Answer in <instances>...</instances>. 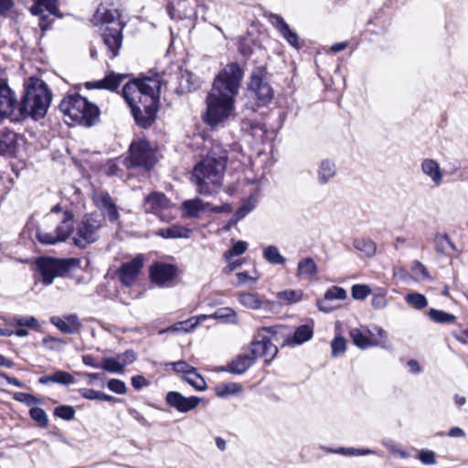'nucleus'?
<instances>
[{"label": "nucleus", "instance_id": "f257e3e1", "mask_svg": "<svg viewBox=\"0 0 468 468\" xmlns=\"http://www.w3.org/2000/svg\"><path fill=\"white\" fill-rule=\"evenodd\" d=\"M131 78L122 89V96L131 110L135 123L144 129L153 125L160 106L163 77L158 72L141 73L138 77L110 71L102 80L87 81L88 90L116 91L122 82Z\"/></svg>", "mask_w": 468, "mask_h": 468}, {"label": "nucleus", "instance_id": "f03ea898", "mask_svg": "<svg viewBox=\"0 0 468 468\" xmlns=\"http://www.w3.org/2000/svg\"><path fill=\"white\" fill-rule=\"evenodd\" d=\"M102 219L92 214L84 216L78 222L74 232V214L61 205L54 206L45 217L44 224L37 230V240L44 245L66 241L71 234L75 246L86 248L99 239Z\"/></svg>", "mask_w": 468, "mask_h": 468}, {"label": "nucleus", "instance_id": "7ed1b4c3", "mask_svg": "<svg viewBox=\"0 0 468 468\" xmlns=\"http://www.w3.org/2000/svg\"><path fill=\"white\" fill-rule=\"evenodd\" d=\"M228 154L225 151L210 152L193 168L191 182L199 195L213 196L222 186Z\"/></svg>", "mask_w": 468, "mask_h": 468}, {"label": "nucleus", "instance_id": "20e7f679", "mask_svg": "<svg viewBox=\"0 0 468 468\" xmlns=\"http://www.w3.org/2000/svg\"><path fill=\"white\" fill-rule=\"evenodd\" d=\"M52 94L48 85L38 78H30L26 86L25 93L18 101V119L28 117L34 120L43 118L51 102Z\"/></svg>", "mask_w": 468, "mask_h": 468}, {"label": "nucleus", "instance_id": "39448f33", "mask_svg": "<svg viewBox=\"0 0 468 468\" xmlns=\"http://www.w3.org/2000/svg\"><path fill=\"white\" fill-rule=\"evenodd\" d=\"M58 108L66 122L91 127L100 121V108L76 92L66 94Z\"/></svg>", "mask_w": 468, "mask_h": 468}, {"label": "nucleus", "instance_id": "423d86ee", "mask_svg": "<svg viewBox=\"0 0 468 468\" xmlns=\"http://www.w3.org/2000/svg\"><path fill=\"white\" fill-rule=\"evenodd\" d=\"M268 75L266 65H255L249 77L247 89L257 108L268 106L274 98V90Z\"/></svg>", "mask_w": 468, "mask_h": 468}, {"label": "nucleus", "instance_id": "0eeeda50", "mask_svg": "<svg viewBox=\"0 0 468 468\" xmlns=\"http://www.w3.org/2000/svg\"><path fill=\"white\" fill-rule=\"evenodd\" d=\"M243 77L244 70L239 64L229 62L215 76L210 90L236 100Z\"/></svg>", "mask_w": 468, "mask_h": 468}, {"label": "nucleus", "instance_id": "6e6552de", "mask_svg": "<svg viewBox=\"0 0 468 468\" xmlns=\"http://www.w3.org/2000/svg\"><path fill=\"white\" fill-rule=\"evenodd\" d=\"M235 101V99L210 90L206 98L204 122L209 126L224 122L234 112Z\"/></svg>", "mask_w": 468, "mask_h": 468}, {"label": "nucleus", "instance_id": "1a4fd4ad", "mask_svg": "<svg viewBox=\"0 0 468 468\" xmlns=\"http://www.w3.org/2000/svg\"><path fill=\"white\" fill-rule=\"evenodd\" d=\"M80 264V260L42 258L37 261L38 280L44 284L49 285L56 277L64 276L69 271Z\"/></svg>", "mask_w": 468, "mask_h": 468}, {"label": "nucleus", "instance_id": "9d476101", "mask_svg": "<svg viewBox=\"0 0 468 468\" xmlns=\"http://www.w3.org/2000/svg\"><path fill=\"white\" fill-rule=\"evenodd\" d=\"M211 318L217 319L223 323L237 324L239 323V316L236 311L230 307H221L217 309L213 314L209 315L202 314L196 318H191L187 321L177 323L167 329V331L173 332H189L197 326V324L204 322L205 320Z\"/></svg>", "mask_w": 468, "mask_h": 468}, {"label": "nucleus", "instance_id": "9b49d317", "mask_svg": "<svg viewBox=\"0 0 468 468\" xmlns=\"http://www.w3.org/2000/svg\"><path fill=\"white\" fill-rule=\"evenodd\" d=\"M143 208L145 213L154 214L161 220L168 221L173 204L164 193L154 191L144 197Z\"/></svg>", "mask_w": 468, "mask_h": 468}, {"label": "nucleus", "instance_id": "f8f14e48", "mask_svg": "<svg viewBox=\"0 0 468 468\" xmlns=\"http://www.w3.org/2000/svg\"><path fill=\"white\" fill-rule=\"evenodd\" d=\"M157 160L155 148H129V154L123 163L127 168H144L148 171L154 167Z\"/></svg>", "mask_w": 468, "mask_h": 468}, {"label": "nucleus", "instance_id": "ddd939ff", "mask_svg": "<svg viewBox=\"0 0 468 468\" xmlns=\"http://www.w3.org/2000/svg\"><path fill=\"white\" fill-rule=\"evenodd\" d=\"M18 101L6 80L0 79V120L14 117L18 120Z\"/></svg>", "mask_w": 468, "mask_h": 468}, {"label": "nucleus", "instance_id": "4468645a", "mask_svg": "<svg viewBox=\"0 0 468 468\" xmlns=\"http://www.w3.org/2000/svg\"><path fill=\"white\" fill-rule=\"evenodd\" d=\"M122 23H115L112 26H106L102 33V40L108 48L109 56L114 58L119 55L122 44Z\"/></svg>", "mask_w": 468, "mask_h": 468}, {"label": "nucleus", "instance_id": "2eb2a0df", "mask_svg": "<svg viewBox=\"0 0 468 468\" xmlns=\"http://www.w3.org/2000/svg\"><path fill=\"white\" fill-rule=\"evenodd\" d=\"M177 274V268L173 264L156 262L150 268V276L154 283L160 287H169Z\"/></svg>", "mask_w": 468, "mask_h": 468}, {"label": "nucleus", "instance_id": "dca6fc26", "mask_svg": "<svg viewBox=\"0 0 468 468\" xmlns=\"http://www.w3.org/2000/svg\"><path fill=\"white\" fill-rule=\"evenodd\" d=\"M144 259L142 255H137L132 261L122 264L118 271L120 282L122 285L132 286L144 266Z\"/></svg>", "mask_w": 468, "mask_h": 468}, {"label": "nucleus", "instance_id": "f3484780", "mask_svg": "<svg viewBox=\"0 0 468 468\" xmlns=\"http://www.w3.org/2000/svg\"><path fill=\"white\" fill-rule=\"evenodd\" d=\"M200 400L201 399L198 397H185L177 391H169L165 396L166 403L182 413H186L195 410L198 406Z\"/></svg>", "mask_w": 468, "mask_h": 468}, {"label": "nucleus", "instance_id": "a211bd4d", "mask_svg": "<svg viewBox=\"0 0 468 468\" xmlns=\"http://www.w3.org/2000/svg\"><path fill=\"white\" fill-rule=\"evenodd\" d=\"M93 201L97 208H99L111 222L118 221L120 214L117 210L116 204L107 192L99 191L94 193Z\"/></svg>", "mask_w": 468, "mask_h": 468}, {"label": "nucleus", "instance_id": "6ab92c4d", "mask_svg": "<svg viewBox=\"0 0 468 468\" xmlns=\"http://www.w3.org/2000/svg\"><path fill=\"white\" fill-rule=\"evenodd\" d=\"M314 322L299 325L292 335H286L282 346H295L309 341L314 335Z\"/></svg>", "mask_w": 468, "mask_h": 468}, {"label": "nucleus", "instance_id": "aec40b11", "mask_svg": "<svg viewBox=\"0 0 468 468\" xmlns=\"http://www.w3.org/2000/svg\"><path fill=\"white\" fill-rule=\"evenodd\" d=\"M50 323L64 334L73 335L78 333L82 324L77 314H69L64 317L53 316Z\"/></svg>", "mask_w": 468, "mask_h": 468}, {"label": "nucleus", "instance_id": "412c9836", "mask_svg": "<svg viewBox=\"0 0 468 468\" xmlns=\"http://www.w3.org/2000/svg\"><path fill=\"white\" fill-rule=\"evenodd\" d=\"M250 351L254 359L265 356L266 360H271L276 356L278 348L267 335H263L261 340H256L251 343Z\"/></svg>", "mask_w": 468, "mask_h": 468}, {"label": "nucleus", "instance_id": "4be33fe9", "mask_svg": "<svg viewBox=\"0 0 468 468\" xmlns=\"http://www.w3.org/2000/svg\"><path fill=\"white\" fill-rule=\"evenodd\" d=\"M295 275L300 280L314 281L318 275V266L312 257H303L297 263Z\"/></svg>", "mask_w": 468, "mask_h": 468}, {"label": "nucleus", "instance_id": "5701e85b", "mask_svg": "<svg viewBox=\"0 0 468 468\" xmlns=\"http://www.w3.org/2000/svg\"><path fill=\"white\" fill-rule=\"evenodd\" d=\"M369 334L373 335V333L368 329L363 331L360 328H351L349 330V336L353 343L362 349L369 346L386 347L383 342L371 339L368 335Z\"/></svg>", "mask_w": 468, "mask_h": 468}, {"label": "nucleus", "instance_id": "b1692460", "mask_svg": "<svg viewBox=\"0 0 468 468\" xmlns=\"http://www.w3.org/2000/svg\"><path fill=\"white\" fill-rule=\"evenodd\" d=\"M336 165L334 161L324 159L320 162L317 171V182L324 186L329 184L336 176Z\"/></svg>", "mask_w": 468, "mask_h": 468}, {"label": "nucleus", "instance_id": "393cba45", "mask_svg": "<svg viewBox=\"0 0 468 468\" xmlns=\"http://www.w3.org/2000/svg\"><path fill=\"white\" fill-rule=\"evenodd\" d=\"M254 364V356L242 354L236 356L227 366V371L233 374H243Z\"/></svg>", "mask_w": 468, "mask_h": 468}, {"label": "nucleus", "instance_id": "a878e982", "mask_svg": "<svg viewBox=\"0 0 468 468\" xmlns=\"http://www.w3.org/2000/svg\"><path fill=\"white\" fill-rule=\"evenodd\" d=\"M208 207L209 203H205L198 197L186 200L182 204L184 216L188 218H198L202 212L208 209Z\"/></svg>", "mask_w": 468, "mask_h": 468}, {"label": "nucleus", "instance_id": "bb28decb", "mask_svg": "<svg viewBox=\"0 0 468 468\" xmlns=\"http://www.w3.org/2000/svg\"><path fill=\"white\" fill-rule=\"evenodd\" d=\"M421 171L429 176L434 186H439L442 183L443 175L439 164L433 159H424L421 164Z\"/></svg>", "mask_w": 468, "mask_h": 468}, {"label": "nucleus", "instance_id": "cd10ccee", "mask_svg": "<svg viewBox=\"0 0 468 468\" xmlns=\"http://www.w3.org/2000/svg\"><path fill=\"white\" fill-rule=\"evenodd\" d=\"M33 2L34 5L31 7L33 15H40L44 11H48L51 15L61 16L58 0H33Z\"/></svg>", "mask_w": 468, "mask_h": 468}, {"label": "nucleus", "instance_id": "c85d7f7f", "mask_svg": "<svg viewBox=\"0 0 468 468\" xmlns=\"http://www.w3.org/2000/svg\"><path fill=\"white\" fill-rule=\"evenodd\" d=\"M256 45L257 41L253 35L250 32H247L246 35L240 36L239 37L237 48L241 56L249 58L253 54Z\"/></svg>", "mask_w": 468, "mask_h": 468}, {"label": "nucleus", "instance_id": "c756f323", "mask_svg": "<svg viewBox=\"0 0 468 468\" xmlns=\"http://www.w3.org/2000/svg\"><path fill=\"white\" fill-rule=\"evenodd\" d=\"M156 233L165 239H180L188 238L190 230L183 226L173 225L166 229H160Z\"/></svg>", "mask_w": 468, "mask_h": 468}, {"label": "nucleus", "instance_id": "7c9ffc66", "mask_svg": "<svg viewBox=\"0 0 468 468\" xmlns=\"http://www.w3.org/2000/svg\"><path fill=\"white\" fill-rule=\"evenodd\" d=\"M262 256L267 262L272 265H283L287 261L275 245L266 246L262 250Z\"/></svg>", "mask_w": 468, "mask_h": 468}, {"label": "nucleus", "instance_id": "2f4dec72", "mask_svg": "<svg viewBox=\"0 0 468 468\" xmlns=\"http://www.w3.org/2000/svg\"><path fill=\"white\" fill-rule=\"evenodd\" d=\"M95 18L101 24L112 26L115 23H122L119 20V13L116 9L98 8Z\"/></svg>", "mask_w": 468, "mask_h": 468}, {"label": "nucleus", "instance_id": "473e14b6", "mask_svg": "<svg viewBox=\"0 0 468 468\" xmlns=\"http://www.w3.org/2000/svg\"><path fill=\"white\" fill-rule=\"evenodd\" d=\"M239 303L248 309L258 310L264 303L260 296L254 292H240L238 294Z\"/></svg>", "mask_w": 468, "mask_h": 468}, {"label": "nucleus", "instance_id": "72a5a7b5", "mask_svg": "<svg viewBox=\"0 0 468 468\" xmlns=\"http://www.w3.org/2000/svg\"><path fill=\"white\" fill-rule=\"evenodd\" d=\"M356 250L364 253L367 257H373L377 251V245L371 239L358 238L353 242Z\"/></svg>", "mask_w": 468, "mask_h": 468}, {"label": "nucleus", "instance_id": "f704fd0d", "mask_svg": "<svg viewBox=\"0 0 468 468\" xmlns=\"http://www.w3.org/2000/svg\"><path fill=\"white\" fill-rule=\"evenodd\" d=\"M242 391V386L239 383L229 382L218 384L215 388V393L219 398H228Z\"/></svg>", "mask_w": 468, "mask_h": 468}, {"label": "nucleus", "instance_id": "c9c22d12", "mask_svg": "<svg viewBox=\"0 0 468 468\" xmlns=\"http://www.w3.org/2000/svg\"><path fill=\"white\" fill-rule=\"evenodd\" d=\"M428 316L436 324H453L456 321L455 315L434 308L429 310Z\"/></svg>", "mask_w": 468, "mask_h": 468}, {"label": "nucleus", "instance_id": "e433bc0d", "mask_svg": "<svg viewBox=\"0 0 468 468\" xmlns=\"http://www.w3.org/2000/svg\"><path fill=\"white\" fill-rule=\"evenodd\" d=\"M257 199L252 197L242 204L230 218L231 224H236L250 214L256 207Z\"/></svg>", "mask_w": 468, "mask_h": 468}, {"label": "nucleus", "instance_id": "4c0bfd02", "mask_svg": "<svg viewBox=\"0 0 468 468\" xmlns=\"http://www.w3.org/2000/svg\"><path fill=\"white\" fill-rule=\"evenodd\" d=\"M7 325H16L20 327H29L37 329L39 326L38 321L34 316H20L16 315L12 320H5Z\"/></svg>", "mask_w": 468, "mask_h": 468}, {"label": "nucleus", "instance_id": "58836bf2", "mask_svg": "<svg viewBox=\"0 0 468 468\" xmlns=\"http://www.w3.org/2000/svg\"><path fill=\"white\" fill-rule=\"evenodd\" d=\"M303 292L301 290H284L277 292V298L284 304H292L303 299Z\"/></svg>", "mask_w": 468, "mask_h": 468}, {"label": "nucleus", "instance_id": "ea45409f", "mask_svg": "<svg viewBox=\"0 0 468 468\" xmlns=\"http://www.w3.org/2000/svg\"><path fill=\"white\" fill-rule=\"evenodd\" d=\"M435 249L437 252L448 254L449 250H456L455 245L451 241L447 235L438 234L434 239Z\"/></svg>", "mask_w": 468, "mask_h": 468}, {"label": "nucleus", "instance_id": "a19ab883", "mask_svg": "<svg viewBox=\"0 0 468 468\" xmlns=\"http://www.w3.org/2000/svg\"><path fill=\"white\" fill-rule=\"evenodd\" d=\"M265 334L271 335L274 340H279L280 337L286 336L288 335V329L285 325L275 324L271 326H263L259 329V335L263 337Z\"/></svg>", "mask_w": 468, "mask_h": 468}, {"label": "nucleus", "instance_id": "79ce46f5", "mask_svg": "<svg viewBox=\"0 0 468 468\" xmlns=\"http://www.w3.org/2000/svg\"><path fill=\"white\" fill-rule=\"evenodd\" d=\"M22 138L9 129L0 131V146H19Z\"/></svg>", "mask_w": 468, "mask_h": 468}, {"label": "nucleus", "instance_id": "37998d69", "mask_svg": "<svg viewBox=\"0 0 468 468\" xmlns=\"http://www.w3.org/2000/svg\"><path fill=\"white\" fill-rule=\"evenodd\" d=\"M405 301L411 307L417 310H422L428 306L427 298L419 292H410L405 296Z\"/></svg>", "mask_w": 468, "mask_h": 468}, {"label": "nucleus", "instance_id": "c03bdc74", "mask_svg": "<svg viewBox=\"0 0 468 468\" xmlns=\"http://www.w3.org/2000/svg\"><path fill=\"white\" fill-rule=\"evenodd\" d=\"M184 379L197 390L203 391L207 389V383L205 379L194 368L193 372L184 377Z\"/></svg>", "mask_w": 468, "mask_h": 468}, {"label": "nucleus", "instance_id": "a18cd8bd", "mask_svg": "<svg viewBox=\"0 0 468 468\" xmlns=\"http://www.w3.org/2000/svg\"><path fill=\"white\" fill-rule=\"evenodd\" d=\"M248 250V243L243 240L235 241L231 248L225 251L224 259L226 261H229L235 256L242 255Z\"/></svg>", "mask_w": 468, "mask_h": 468}, {"label": "nucleus", "instance_id": "49530a36", "mask_svg": "<svg viewBox=\"0 0 468 468\" xmlns=\"http://www.w3.org/2000/svg\"><path fill=\"white\" fill-rule=\"evenodd\" d=\"M100 368L110 373L122 374L124 372L116 357L104 358L101 365H100Z\"/></svg>", "mask_w": 468, "mask_h": 468}, {"label": "nucleus", "instance_id": "de8ad7c7", "mask_svg": "<svg viewBox=\"0 0 468 468\" xmlns=\"http://www.w3.org/2000/svg\"><path fill=\"white\" fill-rule=\"evenodd\" d=\"M30 417L41 427H47L48 424V415L45 410L38 407H33L29 410Z\"/></svg>", "mask_w": 468, "mask_h": 468}, {"label": "nucleus", "instance_id": "09e8293b", "mask_svg": "<svg viewBox=\"0 0 468 468\" xmlns=\"http://www.w3.org/2000/svg\"><path fill=\"white\" fill-rule=\"evenodd\" d=\"M280 35L293 48L300 49L302 48V44L300 42L299 37L296 32L292 31L288 26L285 29H283Z\"/></svg>", "mask_w": 468, "mask_h": 468}, {"label": "nucleus", "instance_id": "8fccbe9b", "mask_svg": "<svg viewBox=\"0 0 468 468\" xmlns=\"http://www.w3.org/2000/svg\"><path fill=\"white\" fill-rule=\"evenodd\" d=\"M347 294L345 289L338 286H332L328 288L324 293L325 300L333 301V300H345L346 299Z\"/></svg>", "mask_w": 468, "mask_h": 468}, {"label": "nucleus", "instance_id": "3c124183", "mask_svg": "<svg viewBox=\"0 0 468 468\" xmlns=\"http://www.w3.org/2000/svg\"><path fill=\"white\" fill-rule=\"evenodd\" d=\"M371 293V288L367 284H355L351 288L352 297L356 300H364Z\"/></svg>", "mask_w": 468, "mask_h": 468}, {"label": "nucleus", "instance_id": "603ef678", "mask_svg": "<svg viewBox=\"0 0 468 468\" xmlns=\"http://www.w3.org/2000/svg\"><path fill=\"white\" fill-rule=\"evenodd\" d=\"M265 17L268 21L275 27V29L281 33L283 29H285L289 25L283 19V17L278 14L268 13L265 14Z\"/></svg>", "mask_w": 468, "mask_h": 468}, {"label": "nucleus", "instance_id": "864d4df0", "mask_svg": "<svg viewBox=\"0 0 468 468\" xmlns=\"http://www.w3.org/2000/svg\"><path fill=\"white\" fill-rule=\"evenodd\" d=\"M236 275L238 277L239 285L249 284V285L252 286V285L256 284L257 281L260 278V275L257 271H254L253 274H250L247 271H240V272H238Z\"/></svg>", "mask_w": 468, "mask_h": 468}, {"label": "nucleus", "instance_id": "5fc2aeb1", "mask_svg": "<svg viewBox=\"0 0 468 468\" xmlns=\"http://www.w3.org/2000/svg\"><path fill=\"white\" fill-rule=\"evenodd\" d=\"M54 415L65 420H71L75 417V410L72 406H58L55 408Z\"/></svg>", "mask_w": 468, "mask_h": 468}, {"label": "nucleus", "instance_id": "6e6d98bb", "mask_svg": "<svg viewBox=\"0 0 468 468\" xmlns=\"http://www.w3.org/2000/svg\"><path fill=\"white\" fill-rule=\"evenodd\" d=\"M329 452L346 455V456H348V455L360 456V455H368V454L373 453V451L370 449H356V448H343V447L338 448L336 450H330Z\"/></svg>", "mask_w": 468, "mask_h": 468}, {"label": "nucleus", "instance_id": "4d7b16f0", "mask_svg": "<svg viewBox=\"0 0 468 468\" xmlns=\"http://www.w3.org/2000/svg\"><path fill=\"white\" fill-rule=\"evenodd\" d=\"M167 367H170L172 370H174L176 373H182L184 374V377L188 375L189 373L193 372V369L195 368L191 365L187 364L186 361L179 360L176 362H171L166 365Z\"/></svg>", "mask_w": 468, "mask_h": 468}, {"label": "nucleus", "instance_id": "13d9d810", "mask_svg": "<svg viewBox=\"0 0 468 468\" xmlns=\"http://www.w3.org/2000/svg\"><path fill=\"white\" fill-rule=\"evenodd\" d=\"M115 357L122 366V368L124 370L125 367L133 364L137 359V355L133 350L130 349L126 350L122 354L117 355Z\"/></svg>", "mask_w": 468, "mask_h": 468}, {"label": "nucleus", "instance_id": "bf43d9fd", "mask_svg": "<svg viewBox=\"0 0 468 468\" xmlns=\"http://www.w3.org/2000/svg\"><path fill=\"white\" fill-rule=\"evenodd\" d=\"M371 305L377 310L384 309L388 305L387 293L384 291L374 293L371 299Z\"/></svg>", "mask_w": 468, "mask_h": 468}, {"label": "nucleus", "instance_id": "052dcab7", "mask_svg": "<svg viewBox=\"0 0 468 468\" xmlns=\"http://www.w3.org/2000/svg\"><path fill=\"white\" fill-rule=\"evenodd\" d=\"M331 348L332 356L335 357L343 354L346 348V339L342 336H335L331 343Z\"/></svg>", "mask_w": 468, "mask_h": 468}, {"label": "nucleus", "instance_id": "680f3d73", "mask_svg": "<svg viewBox=\"0 0 468 468\" xmlns=\"http://www.w3.org/2000/svg\"><path fill=\"white\" fill-rule=\"evenodd\" d=\"M54 383H58L62 385H69L74 383V377L66 371L58 370L53 374Z\"/></svg>", "mask_w": 468, "mask_h": 468}, {"label": "nucleus", "instance_id": "e2e57ef3", "mask_svg": "<svg viewBox=\"0 0 468 468\" xmlns=\"http://www.w3.org/2000/svg\"><path fill=\"white\" fill-rule=\"evenodd\" d=\"M108 388L119 395H123L127 392V387L126 384L120 379L117 378H112L107 383Z\"/></svg>", "mask_w": 468, "mask_h": 468}, {"label": "nucleus", "instance_id": "0e129e2a", "mask_svg": "<svg viewBox=\"0 0 468 468\" xmlns=\"http://www.w3.org/2000/svg\"><path fill=\"white\" fill-rule=\"evenodd\" d=\"M14 399L16 401L22 402L27 406H33L39 403V399L32 394L26 392H16L14 394Z\"/></svg>", "mask_w": 468, "mask_h": 468}, {"label": "nucleus", "instance_id": "69168bd1", "mask_svg": "<svg viewBox=\"0 0 468 468\" xmlns=\"http://www.w3.org/2000/svg\"><path fill=\"white\" fill-rule=\"evenodd\" d=\"M419 459L423 464H434L436 463L435 453L430 450H421L419 453Z\"/></svg>", "mask_w": 468, "mask_h": 468}, {"label": "nucleus", "instance_id": "338daca9", "mask_svg": "<svg viewBox=\"0 0 468 468\" xmlns=\"http://www.w3.org/2000/svg\"><path fill=\"white\" fill-rule=\"evenodd\" d=\"M79 393L80 396L86 399L90 400H99L101 391H97L92 388H80Z\"/></svg>", "mask_w": 468, "mask_h": 468}, {"label": "nucleus", "instance_id": "774afa93", "mask_svg": "<svg viewBox=\"0 0 468 468\" xmlns=\"http://www.w3.org/2000/svg\"><path fill=\"white\" fill-rule=\"evenodd\" d=\"M412 271L416 275L420 276L423 279H426V280L431 279V276L429 274L427 268L420 261H416L414 263Z\"/></svg>", "mask_w": 468, "mask_h": 468}]
</instances>
